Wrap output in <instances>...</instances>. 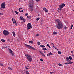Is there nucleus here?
I'll list each match as a JSON object with an SVG mask.
<instances>
[{"label": "nucleus", "instance_id": "423d86ee", "mask_svg": "<svg viewBox=\"0 0 74 74\" xmlns=\"http://www.w3.org/2000/svg\"><path fill=\"white\" fill-rule=\"evenodd\" d=\"M3 34L5 36H7L10 34V32L8 31L4 30L3 31Z\"/></svg>", "mask_w": 74, "mask_h": 74}, {"label": "nucleus", "instance_id": "f8f14e48", "mask_svg": "<svg viewBox=\"0 0 74 74\" xmlns=\"http://www.w3.org/2000/svg\"><path fill=\"white\" fill-rule=\"evenodd\" d=\"M12 33L14 37H15V32H14V31H13L12 32Z\"/></svg>", "mask_w": 74, "mask_h": 74}, {"label": "nucleus", "instance_id": "8fccbe9b", "mask_svg": "<svg viewBox=\"0 0 74 74\" xmlns=\"http://www.w3.org/2000/svg\"><path fill=\"white\" fill-rule=\"evenodd\" d=\"M21 9H22V7H21L20 8H19V10H21Z\"/></svg>", "mask_w": 74, "mask_h": 74}, {"label": "nucleus", "instance_id": "5fc2aeb1", "mask_svg": "<svg viewBox=\"0 0 74 74\" xmlns=\"http://www.w3.org/2000/svg\"><path fill=\"white\" fill-rule=\"evenodd\" d=\"M43 21V20H42V19L41 20V22H42Z\"/></svg>", "mask_w": 74, "mask_h": 74}, {"label": "nucleus", "instance_id": "c85d7f7f", "mask_svg": "<svg viewBox=\"0 0 74 74\" xmlns=\"http://www.w3.org/2000/svg\"><path fill=\"white\" fill-rule=\"evenodd\" d=\"M1 40L2 41V42H5V40H4L1 39Z\"/></svg>", "mask_w": 74, "mask_h": 74}, {"label": "nucleus", "instance_id": "774afa93", "mask_svg": "<svg viewBox=\"0 0 74 74\" xmlns=\"http://www.w3.org/2000/svg\"><path fill=\"white\" fill-rule=\"evenodd\" d=\"M3 48H4L5 49V48H4V47H3Z\"/></svg>", "mask_w": 74, "mask_h": 74}, {"label": "nucleus", "instance_id": "338daca9", "mask_svg": "<svg viewBox=\"0 0 74 74\" xmlns=\"http://www.w3.org/2000/svg\"><path fill=\"white\" fill-rule=\"evenodd\" d=\"M29 66H27V67H29Z\"/></svg>", "mask_w": 74, "mask_h": 74}, {"label": "nucleus", "instance_id": "f3484780", "mask_svg": "<svg viewBox=\"0 0 74 74\" xmlns=\"http://www.w3.org/2000/svg\"><path fill=\"white\" fill-rule=\"evenodd\" d=\"M14 12H15L16 14H17V15H18V14H19L18 12H17V11H15Z\"/></svg>", "mask_w": 74, "mask_h": 74}, {"label": "nucleus", "instance_id": "412c9836", "mask_svg": "<svg viewBox=\"0 0 74 74\" xmlns=\"http://www.w3.org/2000/svg\"><path fill=\"white\" fill-rule=\"evenodd\" d=\"M25 72H26V74H29V72L28 71H25Z\"/></svg>", "mask_w": 74, "mask_h": 74}, {"label": "nucleus", "instance_id": "c9c22d12", "mask_svg": "<svg viewBox=\"0 0 74 74\" xmlns=\"http://www.w3.org/2000/svg\"><path fill=\"white\" fill-rule=\"evenodd\" d=\"M40 61H41V62H43V59H40Z\"/></svg>", "mask_w": 74, "mask_h": 74}, {"label": "nucleus", "instance_id": "f03ea898", "mask_svg": "<svg viewBox=\"0 0 74 74\" xmlns=\"http://www.w3.org/2000/svg\"><path fill=\"white\" fill-rule=\"evenodd\" d=\"M33 0H30L29 2V10L31 12L33 11Z\"/></svg>", "mask_w": 74, "mask_h": 74}, {"label": "nucleus", "instance_id": "4be33fe9", "mask_svg": "<svg viewBox=\"0 0 74 74\" xmlns=\"http://www.w3.org/2000/svg\"><path fill=\"white\" fill-rule=\"evenodd\" d=\"M57 34V32H53V34H55L56 35Z\"/></svg>", "mask_w": 74, "mask_h": 74}, {"label": "nucleus", "instance_id": "aec40b11", "mask_svg": "<svg viewBox=\"0 0 74 74\" xmlns=\"http://www.w3.org/2000/svg\"><path fill=\"white\" fill-rule=\"evenodd\" d=\"M47 46L49 48H51V47L49 45V44H48L47 45Z\"/></svg>", "mask_w": 74, "mask_h": 74}, {"label": "nucleus", "instance_id": "3c124183", "mask_svg": "<svg viewBox=\"0 0 74 74\" xmlns=\"http://www.w3.org/2000/svg\"><path fill=\"white\" fill-rule=\"evenodd\" d=\"M12 21L13 22V23H14V21H14V19L12 18Z\"/></svg>", "mask_w": 74, "mask_h": 74}, {"label": "nucleus", "instance_id": "dca6fc26", "mask_svg": "<svg viewBox=\"0 0 74 74\" xmlns=\"http://www.w3.org/2000/svg\"><path fill=\"white\" fill-rule=\"evenodd\" d=\"M73 24L70 27V28L69 29V30H71L72 29V28L73 27Z\"/></svg>", "mask_w": 74, "mask_h": 74}, {"label": "nucleus", "instance_id": "4c0bfd02", "mask_svg": "<svg viewBox=\"0 0 74 74\" xmlns=\"http://www.w3.org/2000/svg\"><path fill=\"white\" fill-rule=\"evenodd\" d=\"M36 0V2H38L39 1H40V0Z\"/></svg>", "mask_w": 74, "mask_h": 74}, {"label": "nucleus", "instance_id": "c03bdc74", "mask_svg": "<svg viewBox=\"0 0 74 74\" xmlns=\"http://www.w3.org/2000/svg\"><path fill=\"white\" fill-rule=\"evenodd\" d=\"M19 11H20V12H23V10L20 11V10H19Z\"/></svg>", "mask_w": 74, "mask_h": 74}, {"label": "nucleus", "instance_id": "7ed1b4c3", "mask_svg": "<svg viewBox=\"0 0 74 74\" xmlns=\"http://www.w3.org/2000/svg\"><path fill=\"white\" fill-rule=\"evenodd\" d=\"M25 56L26 57H27V59L29 60V61H32V56H30V55H29L27 54H25Z\"/></svg>", "mask_w": 74, "mask_h": 74}, {"label": "nucleus", "instance_id": "79ce46f5", "mask_svg": "<svg viewBox=\"0 0 74 74\" xmlns=\"http://www.w3.org/2000/svg\"><path fill=\"white\" fill-rule=\"evenodd\" d=\"M39 36V34H37L36 35V36H35V37H37V36Z\"/></svg>", "mask_w": 74, "mask_h": 74}, {"label": "nucleus", "instance_id": "e2e57ef3", "mask_svg": "<svg viewBox=\"0 0 74 74\" xmlns=\"http://www.w3.org/2000/svg\"><path fill=\"white\" fill-rule=\"evenodd\" d=\"M44 53H46V51H44Z\"/></svg>", "mask_w": 74, "mask_h": 74}, {"label": "nucleus", "instance_id": "6e6d98bb", "mask_svg": "<svg viewBox=\"0 0 74 74\" xmlns=\"http://www.w3.org/2000/svg\"><path fill=\"white\" fill-rule=\"evenodd\" d=\"M73 51H72L71 52V53H72V54L73 53Z\"/></svg>", "mask_w": 74, "mask_h": 74}, {"label": "nucleus", "instance_id": "2f4dec72", "mask_svg": "<svg viewBox=\"0 0 74 74\" xmlns=\"http://www.w3.org/2000/svg\"><path fill=\"white\" fill-rule=\"evenodd\" d=\"M26 21V19H25L23 18V21L24 22H25V21Z\"/></svg>", "mask_w": 74, "mask_h": 74}, {"label": "nucleus", "instance_id": "ddd939ff", "mask_svg": "<svg viewBox=\"0 0 74 74\" xmlns=\"http://www.w3.org/2000/svg\"><path fill=\"white\" fill-rule=\"evenodd\" d=\"M14 21L15 25H16V26H17V23H16V21H15V19H14Z\"/></svg>", "mask_w": 74, "mask_h": 74}, {"label": "nucleus", "instance_id": "ea45409f", "mask_svg": "<svg viewBox=\"0 0 74 74\" xmlns=\"http://www.w3.org/2000/svg\"><path fill=\"white\" fill-rule=\"evenodd\" d=\"M0 15H4V14L3 13H1L0 12Z\"/></svg>", "mask_w": 74, "mask_h": 74}, {"label": "nucleus", "instance_id": "bf43d9fd", "mask_svg": "<svg viewBox=\"0 0 74 74\" xmlns=\"http://www.w3.org/2000/svg\"><path fill=\"white\" fill-rule=\"evenodd\" d=\"M25 71H24V73H26V72H25Z\"/></svg>", "mask_w": 74, "mask_h": 74}, {"label": "nucleus", "instance_id": "4468645a", "mask_svg": "<svg viewBox=\"0 0 74 74\" xmlns=\"http://www.w3.org/2000/svg\"><path fill=\"white\" fill-rule=\"evenodd\" d=\"M58 54H62V52L61 51H58Z\"/></svg>", "mask_w": 74, "mask_h": 74}, {"label": "nucleus", "instance_id": "09e8293b", "mask_svg": "<svg viewBox=\"0 0 74 74\" xmlns=\"http://www.w3.org/2000/svg\"><path fill=\"white\" fill-rule=\"evenodd\" d=\"M49 56V53L47 54V56Z\"/></svg>", "mask_w": 74, "mask_h": 74}, {"label": "nucleus", "instance_id": "393cba45", "mask_svg": "<svg viewBox=\"0 0 74 74\" xmlns=\"http://www.w3.org/2000/svg\"><path fill=\"white\" fill-rule=\"evenodd\" d=\"M42 50H43V51H46L47 50V48H44L42 49Z\"/></svg>", "mask_w": 74, "mask_h": 74}, {"label": "nucleus", "instance_id": "de8ad7c7", "mask_svg": "<svg viewBox=\"0 0 74 74\" xmlns=\"http://www.w3.org/2000/svg\"><path fill=\"white\" fill-rule=\"evenodd\" d=\"M53 73H54V72H50V74H53Z\"/></svg>", "mask_w": 74, "mask_h": 74}, {"label": "nucleus", "instance_id": "6e6552de", "mask_svg": "<svg viewBox=\"0 0 74 74\" xmlns=\"http://www.w3.org/2000/svg\"><path fill=\"white\" fill-rule=\"evenodd\" d=\"M1 7L2 8H5V3L4 2L2 3L1 5Z\"/></svg>", "mask_w": 74, "mask_h": 74}, {"label": "nucleus", "instance_id": "1a4fd4ad", "mask_svg": "<svg viewBox=\"0 0 74 74\" xmlns=\"http://www.w3.org/2000/svg\"><path fill=\"white\" fill-rule=\"evenodd\" d=\"M9 51L10 52V53L11 55H12V56H14V55L13 54V51L11 49H8Z\"/></svg>", "mask_w": 74, "mask_h": 74}, {"label": "nucleus", "instance_id": "a878e982", "mask_svg": "<svg viewBox=\"0 0 74 74\" xmlns=\"http://www.w3.org/2000/svg\"><path fill=\"white\" fill-rule=\"evenodd\" d=\"M29 43H31V44H33V42L32 41H29Z\"/></svg>", "mask_w": 74, "mask_h": 74}, {"label": "nucleus", "instance_id": "6ab92c4d", "mask_svg": "<svg viewBox=\"0 0 74 74\" xmlns=\"http://www.w3.org/2000/svg\"><path fill=\"white\" fill-rule=\"evenodd\" d=\"M20 19L21 20H23V17L22 16H21L20 17Z\"/></svg>", "mask_w": 74, "mask_h": 74}, {"label": "nucleus", "instance_id": "b1692460", "mask_svg": "<svg viewBox=\"0 0 74 74\" xmlns=\"http://www.w3.org/2000/svg\"><path fill=\"white\" fill-rule=\"evenodd\" d=\"M37 43H38V45H40L41 44V43H40V42H38Z\"/></svg>", "mask_w": 74, "mask_h": 74}, {"label": "nucleus", "instance_id": "e433bc0d", "mask_svg": "<svg viewBox=\"0 0 74 74\" xmlns=\"http://www.w3.org/2000/svg\"><path fill=\"white\" fill-rule=\"evenodd\" d=\"M28 15V13H26L25 14V16H27Z\"/></svg>", "mask_w": 74, "mask_h": 74}, {"label": "nucleus", "instance_id": "69168bd1", "mask_svg": "<svg viewBox=\"0 0 74 74\" xmlns=\"http://www.w3.org/2000/svg\"><path fill=\"white\" fill-rule=\"evenodd\" d=\"M21 23H23V22H22Z\"/></svg>", "mask_w": 74, "mask_h": 74}, {"label": "nucleus", "instance_id": "473e14b6", "mask_svg": "<svg viewBox=\"0 0 74 74\" xmlns=\"http://www.w3.org/2000/svg\"><path fill=\"white\" fill-rule=\"evenodd\" d=\"M40 19V17L38 18H36L37 21H38Z\"/></svg>", "mask_w": 74, "mask_h": 74}, {"label": "nucleus", "instance_id": "052dcab7", "mask_svg": "<svg viewBox=\"0 0 74 74\" xmlns=\"http://www.w3.org/2000/svg\"><path fill=\"white\" fill-rule=\"evenodd\" d=\"M56 49H57V50H58V49H57L56 48V47H55Z\"/></svg>", "mask_w": 74, "mask_h": 74}, {"label": "nucleus", "instance_id": "603ef678", "mask_svg": "<svg viewBox=\"0 0 74 74\" xmlns=\"http://www.w3.org/2000/svg\"><path fill=\"white\" fill-rule=\"evenodd\" d=\"M8 42V41H10V39H8V40H7Z\"/></svg>", "mask_w": 74, "mask_h": 74}, {"label": "nucleus", "instance_id": "cd10ccee", "mask_svg": "<svg viewBox=\"0 0 74 74\" xmlns=\"http://www.w3.org/2000/svg\"><path fill=\"white\" fill-rule=\"evenodd\" d=\"M45 12H48V10H47V9H46L45 10Z\"/></svg>", "mask_w": 74, "mask_h": 74}, {"label": "nucleus", "instance_id": "a19ab883", "mask_svg": "<svg viewBox=\"0 0 74 74\" xmlns=\"http://www.w3.org/2000/svg\"><path fill=\"white\" fill-rule=\"evenodd\" d=\"M73 62H69V63H70V64H73Z\"/></svg>", "mask_w": 74, "mask_h": 74}, {"label": "nucleus", "instance_id": "39448f33", "mask_svg": "<svg viewBox=\"0 0 74 74\" xmlns=\"http://www.w3.org/2000/svg\"><path fill=\"white\" fill-rule=\"evenodd\" d=\"M33 27H32V25L30 23H29L27 24V30H30V29H32Z\"/></svg>", "mask_w": 74, "mask_h": 74}, {"label": "nucleus", "instance_id": "5701e85b", "mask_svg": "<svg viewBox=\"0 0 74 74\" xmlns=\"http://www.w3.org/2000/svg\"><path fill=\"white\" fill-rule=\"evenodd\" d=\"M49 54L50 56V55H53V54L51 52H50L49 53Z\"/></svg>", "mask_w": 74, "mask_h": 74}, {"label": "nucleus", "instance_id": "37998d69", "mask_svg": "<svg viewBox=\"0 0 74 74\" xmlns=\"http://www.w3.org/2000/svg\"><path fill=\"white\" fill-rule=\"evenodd\" d=\"M51 44L52 45H53V46H54V44H53L52 43H51Z\"/></svg>", "mask_w": 74, "mask_h": 74}, {"label": "nucleus", "instance_id": "20e7f679", "mask_svg": "<svg viewBox=\"0 0 74 74\" xmlns=\"http://www.w3.org/2000/svg\"><path fill=\"white\" fill-rule=\"evenodd\" d=\"M65 5L64 3H62V4L60 5L58 8L59 10H60V11H62V8H63L64 7Z\"/></svg>", "mask_w": 74, "mask_h": 74}, {"label": "nucleus", "instance_id": "a211bd4d", "mask_svg": "<svg viewBox=\"0 0 74 74\" xmlns=\"http://www.w3.org/2000/svg\"><path fill=\"white\" fill-rule=\"evenodd\" d=\"M70 64V62H66L65 63V64H66V65L67 64Z\"/></svg>", "mask_w": 74, "mask_h": 74}, {"label": "nucleus", "instance_id": "c756f323", "mask_svg": "<svg viewBox=\"0 0 74 74\" xmlns=\"http://www.w3.org/2000/svg\"><path fill=\"white\" fill-rule=\"evenodd\" d=\"M58 65L59 66H62V64H60L59 63V64H58Z\"/></svg>", "mask_w": 74, "mask_h": 74}, {"label": "nucleus", "instance_id": "7c9ffc66", "mask_svg": "<svg viewBox=\"0 0 74 74\" xmlns=\"http://www.w3.org/2000/svg\"><path fill=\"white\" fill-rule=\"evenodd\" d=\"M69 59L70 60H72V57H71V56H69Z\"/></svg>", "mask_w": 74, "mask_h": 74}, {"label": "nucleus", "instance_id": "9b49d317", "mask_svg": "<svg viewBox=\"0 0 74 74\" xmlns=\"http://www.w3.org/2000/svg\"><path fill=\"white\" fill-rule=\"evenodd\" d=\"M39 52H40V53H41L42 56H43L45 57V55H44V54H43V53H42V52H41L40 51H39Z\"/></svg>", "mask_w": 74, "mask_h": 74}, {"label": "nucleus", "instance_id": "680f3d73", "mask_svg": "<svg viewBox=\"0 0 74 74\" xmlns=\"http://www.w3.org/2000/svg\"><path fill=\"white\" fill-rule=\"evenodd\" d=\"M3 47H2V49H3Z\"/></svg>", "mask_w": 74, "mask_h": 74}, {"label": "nucleus", "instance_id": "f704fd0d", "mask_svg": "<svg viewBox=\"0 0 74 74\" xmlns=\"http://www.w3.org/2000/svg\"><path fill=\"white\" fill-rule=\"evenodd\" d=\"M40 47H42V48H43V47L44 46V45H40Z\"/></svg>", "mask_w": 74, "mask_h": 74}, {"label": "nucleus", "instance_id": "72a5a7b5", "mask_svg": "<svg viewBox=\"0 0 74 74\" xmlns=\"http://www.w3.org/2000/svg\"><path fill=\"white\" fill-rule=\"evenodd\" d=\"M43 10L44 11H45L46 10V8H43Z\"/></svg>", "mask_w": 74, "mask_h": 74}, {"label": "nucleus", "instance_id": "0eeeda50", "mask_svg": "<svg viewBox=\"0 0 74 74\" xmlns=\"http://www.w3.org/2000/svg\"><path fill=\"white\" fill-rule=\"evenodd\" d=\"M24 44L25 46H27L28 48H31L32 49H33V50H36V48L30 46V45H29L25 44Z\"/></svg>", "mask_w": 74, "mask_h": 74}, {"label": "nucleus", "instance_id": "13d9d810", "mask_svg": "<svg viewBox=\"0 0 74 74\" xmlns=\"http://www.w3.org/2000/svg\"><path fill=\"white\" fill-rule=\"evenodd\" d=\"M45 46H43V48H45Z\"/></svg>", "mask_w": 74, "mask_h": 74}, {"label": "nucleus", "instance_id": "49530a36", "mask_svg": "<svg viewBox=\"0 0 74 74\" xmlns=\"http://www.w3.org/2000/svg\"><path fill=\"white\" fill-rule=\"evenodd\" d=\"M0 65H1V66H3V64L1 63H0Z\"/></svg>", "mask_w": 74, "mask_h": 74}, {"label": "nucleus", "instance_id": "a18cd8bd", "mask_svg": "<svg viewBox=\"0 0 74 74\" xmlns=\"http://www.w3.org/2000/svg\"><path fill=\"white\" fill-rule=\"evenodd\" d=\"M72 56H73V57L74 58V55L73 53L72 54Z\"/></svg>", "mask_w": 74, "mask_h": 74}, {"label": "nucleus", "instance_id": "0e129e2a", "mask_svg": "<svg viewBox=\"0 0 74 74\" xmlns=\"http://www.w3.org/2000/svg\"><path fill=\"white\" fill-rule=\"evenodd\" d=\"M53 47H54V48H56L55 47V46H53Z\"/></svg>", "mask_w": 74, "mask_h": 74}, {"label": "nucleus", "instance_id": "58836bf2", "mask_svg": "<svg viewBox=\"0 0 74 74\" xmlns=\"http://www.w3.org/2000/svg\"><path fill=\"white\" fill-rule=\"evenodd\" d=\"M25 67L26 68V69L27 70H29V68H27V67H26V66H25Z\"/></svg>", "mask_w": 74, "mask_h": 74}, {"label": "nucleus", "instance_id": "f257e3e1", "mask_svg": "<svg viewBox=\"0 0 74 74\" xmlns=\"http://www.w3.org/2000/svg\"><path fill=\"white\" fill-rule=\"evenodd\" d=\"M56 21H57V23L58 24V25H56V28L58 29H63V25L62 24V22L58 19H56Z\"/></svg>", "mask_w": 74, "mask_h": 74}, {"label": "nucleus", "instance_id": "bb28decb", "mask_svg": "<svg viewBox=\"0 0 74 74\" xmlns=\"http://www.w3.org/2000/svg\"><path fill=\"white\" fill-rule=\"evenodd\" d=\"M27 17L28 19H31V16H27Z\"/></svg>", "mask_w": 74, "mask_h": 74}, {"label": "nucleus", "instance_id": "864d4df0", "mask_svg": "<svg viewBox=\"0 0 74 74\" xmlns=\"http://www.w3.org/2000/svg\"><path fill=\"white\" fill-rule=\"evenodd\" d=\"M64 29H67V27H66V26H65Z\"/></svg>", "mask_w": 74, "mask_h": 74}, {"label": "nucleus", "instance_id": "4d7b16f0", "mask_svg": "<svg viewBox=\"0 0 74 74\" xmlns=\"http://www.w3.org/2000/svg\"><path fill=\"white\" fill-rule=\"evenodd\" d=\"M8 47H5L4 48H8Z\"/></svg>", "mask_w": 74, "mask_h": 74}, {"label": "nucleus", "instance_id": "9d476101", "mask_svg": "<svg viewBox=\"0 0 74 74\" xmlns=\"http://www.w3.org/2000/svg\"><path fill=\"white\" fill-rule=\"evenodd\" d=\"M66 61L68 62H71V61L70 60H69V57H67L66 58Z\"/></svg>", "mask_w": 74, "mask_h": 74}, {"label": "nucleus", "instance_id": "2eb2a0df", "mask_svg": "<svg viewBox=\"0 0 74 74\" xmlns=\"http://www.w3.org/2000/svg\"><path fill=\"white\" fill-rule=\"evenodd\" d=\"M8 69H9V70H12V68L10 67H9L8 68Z\"/></svg>", "mask_w": 74, "mask_h": 74}]
</instances>
